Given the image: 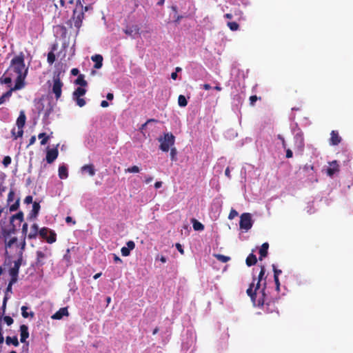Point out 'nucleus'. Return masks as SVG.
<instances>
[{
  "mask_svg": "<svg viewBox=\"0 0 353 353\" xmlns=\"http://www.w3.org/2000/svg\"><path fill=\"white\" fill-rule=\"evenodd\" d=\"M237 215H238V212L235 210L232 209L229 214L228 219L232 220L234 217H236Z\"/></svg>",
  "mask_w": 353,
  "mask_h": 353,
  "instance_id": "nucleus-45",
  "label": "nucleus"
},
{
  "mask_svg": "<svg viewBox=\"0 0 353 353\" xmlns=\"http://www.w3.org/2000/svg\"><path fill=\"white\" fill-rule=\"evenodd\" d=\"M176 248L180 253L183 254V249L180 243H176Z\"/></svg>",
  "mask_w": 353,
  "mask_h": 353,
  "instance_id": "nucleus-51",
  "label": "nucleus"
},
{
  "mask_svg": "<svg viewBox=\"0 0 353 353\" xmlns=\"http://www.w3.org/2000/svg\"><path fill=\"white\" fill-rule=\"evenodd\" d=\"M91 59L92 61H94V68L99 69L102 67L103 65V57L100 54H95L91 57Z\"/></svg>",
  "mask_w": 353,
  "mask_h": 353,
  "instance_id": "nucleus-21",
  "label": "nucleus"
},
{
  "mask_svg": "<svg viewBox=\"0 0 353 353\" xmlns=\"http://www.w3.org/2000/svg\"><path fill=\"white\" fill-rule=\"evenodd\" d=\"M10 90L7 91L5 94H3L0 97V105L3 104L6 99H9L12 95V92L16 91L17 90H12V86L8 87Z\"/></svg>",
  "mask_w": 353,
  "mask_h": 353,
  "instance_id": "nucleus-25",
  "label": "nucleus"
},
{
  "mask_svg": "<svg viewBox=\"0 0 353 353\" xmlns=\"http://www.w3.org/2000/svg\"><path fill=\"white\" fill-rule=\"evenodd\" d=\"M11 163V158L8 156L5 157L3 159V164L7 167Z\"/></svg>",
  "mask_w": 353,
  "mask_h": 353,
  "instance_id": "nucleus-44",
  "label": "nucleus"
},
{
  "mask_svg": "<svg viewBox=\"0 0 353 353\" xmlns=\"http://www.w3.org/2000/svg\"><path fill=\"white\" fill-rule=\"evenodd\" d=\"M71 73L73 75H77L78 73H79V70L77 69V68H73L72 70H71Z\"/></svg>",
  "mask_w": 353,
  "mask_h": 353,
  "instance_id": "nucleus-63",
  "label": "nucleus"
},
{
  "mask_svg": "<svg viewBox=\"0 0 353 353\" xmlns=\"http://www.w3.org/2000/svg\"><path fill=\"white\" fill-rule=\"evenodd\" d=\"M139 28L137 26H128L125 30V33L129 36L134 37L139 33Z\"/></svg>",
  "mask_w": 353,
  "mask_h": 353,
  "instance_id": "nucleus-22",
  "label": "nucleus"
},
{
  "mask_svg": "<svg viewBox=\"0 0 353 353\" xmlns=\"http://www.w3.org/2000/svg\"><path fill=\"white\" fill-rule=\"evenodd\" d=\"M20 341L21 343H26V339L29 337L28 327L26 325H21L20 326Z\"/></svg>",
  "mask_w": 353,
  "mask_h": 353,
  "instance_id": "nucleus-16",
  "label": "nucleus"
},
{
  "mask_svg": "<svg viewBox=\"0 0 353 353\" xmlns=\"http://www.w3.org/2000/svg\"><path fill=\"white\" fill-rule=\"evenodd\" d=\"M278 139H280V140L281 141V142H282V145H283V147L285 148V146H286V145H285V141L284 138H283L281 135L279 134V135H278Z\"/></svg>",
  "mask_w": 353,
  "mask_h": 353,
  "instance_id": "nucleus-53",
  "label": "nucleus"
},
{
  "mask_svg": "<svg viewBox=\"0 0 353 353\" xmlns=\"http://www.w3.org/2000/svg\"><path fill=\"white\" fill-rule=\"evenodd\" d=\"M178 103L179 105L181 107H185L188 104V101L186 100V98L183 95H179L178 98Z\"/></svg>",
  "mask_w": 353,
  "mask_h": 353,
  "instance_id": "nucleus-33",
  "label": "nucleus"
},
{
  "mask_svg": "<svg viewBox=\"0 0 353 353\" xmlns=\"http://www.w3.org/2000/svg\"><path fill=\"white\" fill-rule=\"evenodd\" d=\"M85 93L86 89L85 87L81 86L77 88L73 92L72 99L76 101L77 105L81 108L83 107L86 103L85 99L82 98V97L84 96Z\"/></svg>",
  "mask_w": 353,
  "mask_h": 353,
  "instance_id": "nucleus-7",
  "label": "nucleus"
},
{
  "mask_svg": "<svg viewBox=\"0 0 353 353\" xmlns=\"http://www.w3.org/2000/svg\"><path fill=\"white\" fill-rule=\"evenodd\" d=\"M6 343L8 345H13L15 347H17L19 345V341L16 336H7L6 339Z\"/></svg>",
  "mask_w": 353,
  "mask_h": 353,
  "instance_id": "nucleus-27",
  "label": "nucleus"
},
{
  "mask_svg": "<svg viewBox=\"0 0 353 353\" xmlns=\"http://www.w3.org/2000/svg\"><path fill=\"white\" fill-rule=\"evenodd\" d=\"M28 232V224L24 223L22 227V232L26 234Z\"/></svg>",
  "mask_w": 353,
  "mask_h": 353,
  "instance_id": "nucleus-56",
  "label": "nucleus"
},
{
  "mask_svg": "<svg viewBox=\"0 0 353 353\" xmlns=\"http://www.w3.org/2000/svg\"><path fill=\"white\" fill-rule=\"evenodd\" d=\"M81 173H88L89 176H93L95 174V169L92 164L85 165L81 168Z\"/></svg>",
  "mask_w": 353,
  "mask_h": 353,
  "instance_id": "nucleus-17",
  "label": "nucleus"
},
{
  "mask_svg": "<svg viewBox=\"0 0 353 353\" xmlns=\"http://www.w3.org/2000/svg\"><path fill=\"white\" fill-rule=\"evenodd\" d=\"M68 315V312L66 307L60 308L57 312H55L52 316V319H61L65 316Z\"/></svg>",
  "mask_w": 353,
  "mask_h": 353,
  "instance_id": "nucleus-20",
  "label": "nucleus"
},
{
  "mask_svg": "<svg viewBox=\"0 0 353 353\" xmlns=\"http://www.w3.org/2000/svg\"><path fill=\"white\" fill-rule=\"evenodd\" d=\"M193 228H194V230L199 231V230H203L204 228V226L200 222L194 220V223H193Z\"/></svg>",
  "mask_w": 353,
  "mask_h": 353,
  "instance_id": "nucleus-35",
  "label": "nucleus"
},
{
  "mask_svg": "<svg viewBox=\"0 0 353 353\" xmlns=\"http://www.w3.org/2000/svg\"><path fill=\"white\" fill-rule=\"evenodd\" d=\"M20 265V260L14 261V266L10 270V275L18 276Z\"/></svg>",
  "mask_w": 353,
  "mask_h": 353,
  "instance_id": "nucleus-23",
  "label": "nucleus"
},
{
  "mask_svg": "<svg viewBox=\"0 0 353 353\" xmlns=\"http://www.w3.org/2000/svg\"><path fill=\"white\" fill-rule=\"evenodd\" d=\"M6 304H7V302L3 301V304L1 306V310H2L3 313H4L6 311Z\"/></svg>",
  "mask_w": 353,
  "mask_h": 353,
  "instance_id": "nucleus-64",
  "label": "nucleus"
},
{
  "mask_svg": "<svg viewBox=\"0 0 353 353\" xmlns=\"http://www.w3.org/2000/svg\"><path fill=\"white\" fill-rule=\"evenodd\" d=\"M75 83L81 87H85L87 85V82L84 79V77L83 75H79L77 77V79L75 80Z\"/></svg>",
  "mask_w": 353,
  "mask_h": 353,
  "instance_id": "nucleus-29",
  "label": "nucleus"
},
{
  "mask_svg": "<svg viewBox=\"0 0 353 353\" xmlns=\"http://www.w3.org/2000/svg\"><path fill=\"white\" fill-rule=\"evenodd\" d=\"M225 176H227L228 178H230V168H227L225 171Z\"/></svg>",
  "mask_w": 353,
  "mask_h": 353,
  "instance_id": "nucleus-62",
  "label": "nucleus"
},
{
  "mask_svg": "<svg viewBox=\"0 0 353 353\" xmlns=\"http://www.w3.org/2000/svg\"><path fill=\"white\" fill-rule=\"evenodd\" d=\"M341 141V137L339 136L338 131L332 130L330 133V144L331 145H337Z\"/></svg>",
  "mask_w": 353,
  "mask_h": 353,
  "instance_id": "nucleus-14",
  "label": "nucleus"
},
{
  "mask_svg": "<svg viewBox=\"0 0 353 353\" xmlns=\"http://www.w3.org/2000/svg\"><path fill=\"white\" fill-rule=\"evenodd\" d=\"M278 139H280V140L281 141V142H282V145H283V147L285 148V146H286V145H285V141L284 138H283L281 135L279 134V135H278Z\"/></svg>",
  "mask_w": 353,
  "mask_h": 353,
  "instance_id": "nucleus-55",
  "label": "nucleus"
},
{
  "mask_svg": "<svg viewBox=\"0 0 353 353\" xmlns=\"http://www.w3.org/2000/svg\"><path fill=\"white\" fill-rule=\"evenodd\" d=\"M3 321L8 325H11L12 323H13V319L9 316H6L3 317Z\"/></svg>",
  "mask_w": 353,
  "mask_h": 353,
  "instance_id": "nucleus-43",
  "label": "nucleus"
},
{
  "mask_svg": "<svg viewBox=\"0 0 353 353\" xmlns=\"http://www.w3.org/2000/svg\"><path fill=\"white\" fill-rule=\"evenodd\" d=\"M55 61V55L52 52H50L48 54V62L50 64H52Z\"/></svg>",
  "mask_w": 353,
  "mask_h": 353,
  "instance_id": "nucleus-39",
  "label": "nucleus"
},
{
  "mask_svg": "<svg viewBox=\"0 0 353 353\" xmlns=\"http://www.w3.org/2000/svg\"><path fill=\"white\" fill-rule=\"evenodd\" d=\"M19 206V199H17V201L10 206V211L14 212L16 211Z\"/></svg>",
  "mask_w": 353,
  "mask_h": 353,
  "instance_id": "nucleus-38",
  "label": "nucleus"
},
{
  "mask_svg": "<svg viewBox=\"0 0 353 353\" xmlns=\"http://www.w3.org/2000/svg\"><path fill=\"white\" fill-rule=\"evenodd\" d=\"M253 220L250 213H243L240 216L239 227L243 232H248L253 225Z\"/></svg>",
  "mask_w": 353,
  "mask_h": 353,
  "instance_id": "nucleus-6",
  "label": "nucleus"
},
{
  "mask_svg": "<svg viewBox=\"0 0 353 353\" xmlns=\"http://www.w3.org/2000/svg\"><path fill=\"white\" fill-rule=\"evenodd\" d=\"M28 309V307L27 306L23 305L21 307V314H22L23 317H24V318H28L29 316L32 317L34 316V313L32 312H27Z\"/></svg>",
  "mask_w": 353,
  "mask_h": 353,
  "instance_id": "nucleus-31",
  "label": "nucleus"
},
{
  "mask_svg": "<svg viewBox=\"0 0 353 353\" xmlns=\"http://www.w3.org/2000/svg\"><path fill=\"white\" fill-rule=\"evenodd\" d=\"M268 247H269V245L268 243H264L260 250H259V254H260V257H259V259L260 260H262V259L263 257H265L267 254H268Z\"/></svg>",
  "mask_w": 353,
  "mask_h": 353,
  "instance_id": "nucleus-26",
  "label": "nucleus"
},
{
  "mask_svg": "<svg viewBox=\"0 0 353 353\" xmlns=\"http://www.w3.org/2000/svg\"><path fill=\"white\" fill-rule=\"evenodd\" d=\"M59 177L61 179H65L68 177V171L66 165L61 164L59 167Z\"/></svg>",
  "mask_w": 353,
  "mask_h": 353,
  "instance_id": "nucleus-19",
  "label": "nucleus"
},
{
  "mask_svg": "<svg viewBox=\"0 0 353 353\" xmlns=\"http://www.w3.org/2000/svg\"><path fill=\"white\" fill-rule=\"evenodd\" d=\"M265 268H261L257 279H254L252 283L247 290V294L250 297L253 305L257 307H263L267 312H272L274 310V298L267 292L266 281L264 279Z\"/></svg>",
  "mask_w": 353,
  "mask_h": 353,
  "instance_id": "nucleus-2",
  "label": "nucleus"
},
{
  "mask_svg": "<svg viewBox=\"0 0 353 353\" xmlns=\"http://www.w3.org/2000/svg\"><path fill=\"white\" fill-rule=\"evenodd\" d=\"M214 256L216 259H218L219 261L222 263H226L230 259L229 256H224L220 254H214Z\"/></svg>",
  "mask_w": 353,
  "mask_h": 353,
  "instance_id": "nucleus-34",
  "label": "nucleus"
},
{
  "mask_svg": "<svg viewBox=\"0 0 353 353\" xmlns=\"http://www.w3.org/2000/svg\"><path fill=\"white\" fill-rule=\"evenodd\" d=\"M228 26L230 28V29L232 31L237 30L239 29V24L236 22H228Z\"/></svg>",
  "mask_w": 353,
  "mask_h": 353,
  "instance_id": "nucleus-37",
  "label": "nucleus"
},
{
  "mask_svg": "<svg viewBox=\"0 0 353 353\" xmlns=\"http://www.w3.org/2000/svg\"><path fill=\"white\" fill-rule=\"evenodd\" d=\"M176 155V148H171V150H170V157H171V159L172 161H174L175 160V157Z\"/></svg>",
  "mask_w": 353,
  "mask_h": 353,
  "instance_id": "nucleus-46",
  "label": "nucleus"
},
{
  "mask_svg": "<svg viewBox=\"0 0 353 353\" xmlns=\"http://www.w3.org/2000/svg\"><path fill=\"white\" fill-rule=\"evenodd\" d=\"M152 180H153V177L149 176L145 177V183H150Z\"/></svg>",
  "mask_w": 353,
  "mask_h": 353,
  "instance_id": "nucleus-59",
  "label": "nucleus"
},
{
  "mask_svg": "<svg viewBox=\"0 0 353 353\" xmlns=\"http://www.w3.org/2000/svg\"><path fill=\"white\" fill-rule=\"evenodd\" d=\"M94 1H95V0H92V1H89V2H88L87 3H85V4H86V6H85V7H83V11L87 12V11H88V10H91V9L92 8V4Z\"/></svg>",
  "mask_w": 353,
  "mask_h": 353,
  "instance_id": "nucleus-42",
  "label": "nucleus"
},
{
  "mask_svg": "<svg viewBox=\"0 0 353 353\" xmlns=\"http://www.w3.org/2000/svg\"><path fill=\"white\" fill-rule=\"evenodd\" d=\"M161 186H162V182H161V181H157V182L154 183V188H155L156 189H159V188H160Z\"/></svg>",
  "mask_w": 353,
  "mask_h": 353,
  "instance_id": "nucleus-57",
  "label": "nucleus"
},
{
  "mask_svg": "<svg viewBox=\"0 0 353 353\" xmlns=\"http://www.w3.org/2000/svg\"><path fill=\"white\" fill-rule=\"evenodd\" d=\"M135 248V243L132 241H129L126 243V246L121 248V252L122 256H128L130 254V251L134 250Z\"/></svg>",
  "mask_w": 353,
  "mask_h": 353,
  "instance_id": "nucleus-13",
  "label": "nucleus"
},
{
  "mask_svg": "<svg viewBox=\"0 0 353 353\" xmlns=\"http://www.w3.org/2000/svg\"><path fill=\"white\" fill-rule=\"evenodd\" d=\"M139 171H140V169L137 165L132 166L125 170V172H130V173H138V172H139Z\"/></svg>",
  "mask_w": 353,
  "mask_h": 353,
  "instance_id": "nucleus-36",
  "label": "nucleus"
},
{
  "mask_svg": "<svg viewBox=\"0 0 353 353\" xmlns=\"http://www.w3.org/2000/svg\"><path fill=\"white\" fill-rule=\"evenodd\" d=\"M278 139H280V140L281 141V142H282V145H283V147L285 148V146H286V145H285V141L284 138H283L281 135L279 134V135H278Z\"/></svg>",
  "mask_w": 353,
  "mask_h": 353,
  "instance_id": "nucleus-54",
  "label": "nucleus"
},
{
  "mask_svg": "<svg viewBox=\"0 0 353 353\" xmlns=\"http://www.w3.org/2000/svg\"><path fill=\"white\" fill-rule=\"evenodd\" d=\"M52 86L51 92L55 95L57 99H59L61 96L63 83L61 81L59 75L54 76L52 80Z\"/></svg>",
  "mask_w": 353,
  "mask_h": 353,
  "instance_id": "nucleus-9",
  "label": "nucleus"
},
{
  "mask_svg": "<svg viewBox=\"0 0 353 353\" xmlns=\"http://www.w3.org/2000/svg\"><path fill=\"white\" fill-rule=\"evenodd\" d=\"M272 268L274 270V279L276 285V290L279 292L280 289V282L279 279V276L281 274L282 272L280 270H277L275 265H272Z\"/></svg>",
  "mask_w": 353,
  "mask_h": 353,
  "instance_id": "nucleus-18",
  "label": "nucleus"
},
{
  "mask_svg": "<svg viewBox=\"0 0 353 353\" xmlns=\"http://www.w3.org/2000/svg\"><path fill=\"white\" fill-rule=\"evenodd\" d=\"M256 263V257L254 254H250L246 259V264L248 266L254 265Z\"/></svg>",
  "mask_w": 353,
  "mask_h": 353,
  "instance_id": "nucleus-28",
  "label": "nucleus"
},
{
  "mask_svg": "<svg viewBox=\"0 0 353 353\" xmlns=\"http://www.w3.org/2000/svg\"><path fill=\"white\" fill-rule=\"evenodd\" d=\"M14 199V192L13 190H10L8 195V203H10Z\"/></svg>",
  "mask_w": 353,
  "mask_h": 353,
  "instance_id": "nucleus-41",
  "label": "nucleus"
},
{
  "mask_svg": "<svg viewBox=\"0 0 353 353\" xmlns=\"http://www.w3.org/2000/svg\"><path fill=\"white\" fill-rule=\"evenodd\" d=\"M24 201L27 204L31 203L32 202V196H26Z\"/></svg>",
  "mask_w": 353,
  "mask_h": 353,
  "instance_id": "nucleus-50",
  "label": "nucleus"
},
{
  "mask_svg": "<svg viewBox=\"0 0 353 353\" xmlns=\"http://www.w3.org/2000/svg\"><path fill=\"white\" fill-rule=\"evenodd\" d=\"M40 236L46 239L49 243H52L56 241V234L46 228H41L39 232Z\"/></svg>",
  "mask_w": 353,
  "mask_h": 353,
  "instance_id": "nucleus-10",
  "label": "nucleus"
},
{
  "mask_svg": "<svg viewBox=\"0 0 353 353\" xmlns=\"http://www.w3.org/2000/svg\"><path fill=\"white\" fill-rule=\"evenodd\" d=\"M17 239L16 237L11 238L9 241H6V249L11 248L13 245L17 244Z\"/></svg>",
  "mask_w": 353,
  "mask_h": 353,
  "instance_id": "nucleus-30",
  "label": "nucleus"
},
{
  "mask_svg": "<svg viewBox=\"0 0 353 353\" xmlns=\"http://www.w3.org/2000/svg\"><path fill=\"white\" fill-rule=\"evenodd\" d=\"M160 142V149L163 152H168L170 148L174 143V137L171 133H165L163 137L158 139Z\"/></svg>",
  "mask_w": 353,
  "mask_h": 353,
  "instance_id": "nucleus-5",
  "label": "nucleus"
},
{
  "mask_svg": "<svg viewBox=\"0 0 353 353\" xmlns=\"http://www.w3.org/2000/svg\"><path fill=\"white\" fill-rule=\"evenodd\" d=\"M39 227L38 225L34 223L33 224L30 228V232L28 234V238L29 239H34L37 236V234L39 232Z\"/></svg>",
  "mask_w": 353,
  "mask_h": 353,
  "instance_id": "nucleus-24",
  "label": "nucleus"
},
{
  "mask_svg": "<svg viewBox=\"0 0 353 353\" xmlns=\"http://www.w3.org/2000/svg\"><path fill=\"white\" fill-rule=\"evenodd\" d=\"M28 67L24 62V55L21 53L13 57L10 64L0 78L2 84L7 87L12 86V90H21L26 86V78Z\"/></svg>",
  "mask_w": 353,
  "mask_h": 353,
  "instance_id": "nucleus-1",
  "label": "nucleus"
},
{
  "mask_svg": "<svg viewBox=\"0 0 353 353\" xmlns=\"http://www.w3.org/2000/svg\"><path fill=\"white\" fill-rule=\"evenodd\" d=\"M52 254L51 250L48 247H44L37 251V263L43 265L46 260Z\"/></svg>",
  "mask_w": 353,
  "mask_h": 353,
  "instance_id": "nucleus-8",
  "label": "nucleus"
},
{
  "mask_svg": "<svg viewBox=\"0 0 353 353\" xmlns=\"http://www.w3.org/2000/svg\"><path fill=\"white\" fill-rule=\"evenodd\" d=\"M36 141V137L35 136H32L30 139V141H29V145H32L35 143Z\"/></svg>",
  "mask_w": 353,
  "mask_h": 353,
  "instance_id": "nucleus-58",
  "label": "nucleus"
},
{
  "mask_svg": "<svg viewBox=\"0 0 353 353\" xmlns=\"http://www.w3.org/2000/svg\"><path fill=\"white\" fill-rule=\"evenodd\" d=\"M38 138L39 139H41V144L42 145H46L48 141V139H49V137L46 135V133H40L39 135H38Z\"/></svg>",
  "mask_w": 353,
  "mask_h": 353,
  "instance_id": "nucleus-32",
  "label": "nucleus"
},
{
  "mask_svg": "<svg viewBox=\"0 0 353 353\" xmlns=\"http://www.w3.org/2000/svg\"><path fill=\"white\" fill-rule=\"evenodd\" d=\"M12 219H17L19 221H22L23 219V212H19L17 213L16 214L12 216Z\"/></svg>",
  "mask_w": 353,
  "mask_h": 353,
  "instance_id": "nucleus-40",
  "label": "nucleus"
},
{
  "mask_svg": "<svg viewBox=\"0 0 353 353\" xmlns=\"http://www.w3.org/2000/svg\"><path fill=\"white\" fill-rule=\"evenodd\" d=\"M258 98L256 96L254 95V96H251L250 97V104L251 105H254V103L257 101Z\"/></svg>",
  "mask_w": 353,
  "mask_h": 353,
  "instance_id": "nucleus-48",
  "label": "nucleus"
},
{
  "mask_svg": "<svg viewBox=\"0 0 353 353\" xmlns=\"http://www.w3.org/2000/svg\"><path fill=\"white\" fill-rule=\"evenodd\" d=\"M92 0H78L77 6L73 11L72 20L74 26L77 28H79L81 26L83 19H84V12H83V3H87Z\"/></svg>",
  "mask_w": 353,
  "mask_h": 353,
  "instance_id": "nucleus-3",
  "label": "nucleus"
},
{
  "mask_svg": "<svg viewBox=\"0 0 353 353\" xmlns=\"http://www.w3.org/2000/svg\"><path fill=\"white\" fill-rule=\"evenodd\" d=\"M39 208H40V206H39V205L38 203H34L33 204V210H33L35 213H37V212H39Z\"/></svg>",
  "mask_w": 353,
  "mask_h": 353,
  "instance_id": "nucleus-49",
  "label": "nucleus"
},
{
  "mask_svg": "<svg viewBox=\"0 0 353 353\" xmlns=\"http://www.w3.org/2000/svg\"><path fill=\"white\" fill-rule=\"evenodd\" d=\"M109 105V103L106 101H102L101 103V106L103 108H106Z\"/></svg>",
  "mask_w": 353,
  "mask_h": 353,
  "instance_id": "nucleus-61",
  "label": "nucleus"
},
{
  "mask_svg": "<svg viewBox=\"0 0 353 353\" xmlns=\"http://www.w3.org/2000/svg\"><path fill=\"white\" fill-rule=\"evenodd\" d=\"M12 285L8 283V285L6 288V293H12Z\"/></svg>",
  "mask_w": 353,
  "mask_h": 353,
  "instance_id": "nucleus-60",
  "label": "nucleus"
},
{
  "mask_svg": "<svg viewBox=\"0 0 353 353\" xmlns=\"http://www.w3.org/2000/svg\"><path fill=\"white\" fill-rule=\"evenodd\" d=\"M292 156H293V153H292V150L290 149L286 150V157L289 159V158L292 157Z\"/></svg>",
  "mask_w": 353,
  "mask_h": 353,
  "instance_id": "nucleus-52",
  "label": "nucleus"
},
{
  "mask_svg": "<svg viewBox=\"0 0 353 353\" xmlns=\"http://www.w3.org/2000/svg\"><path fill=\"white\" fill-rule=\"evenodd\" d=\"M294 143L295 145L300 150L304 148V138L303 132L299 130V131L294 134Z\"/></svg>",
  "mask_w": 353,
  "mask_h": 353,
  "instance_id": "nucleus-12",
  "label": "nucleus"
},
{
  "mask_svg": "<svg viewBox=\"0 0 353 353\" xmlns=\"http://www.w3.org/2000/svg\"><path fill=\"white\" fill-rule=\"evenodd\" d=\"M10 276H11V279L9 282V284L12 285L17 281L18 276L10 275Z\"/></svg>",
  "mask_w": 353,
  "mask_h": 353,
  "instance_id": "nucleus-47",
  "label": "nucleus"
},
{
  "mask_svg": "<svg viewBox=\"0 0 353 353\" xmlns=\"http://www.w3.org/2000/svg\"><path fill=\"white\" fill-rule=\"evenodd\" d=\"M26 117L24 111L21 110L19 113V116L17 119L16 125L18 128V131L16 132L15 128L12 130V135L14 139H17L18 137H21L23 134V126L26 123Z\"/></svg>",
  "mask_w": 353,
  "mask_h": 353,
  "instance_id": "nucleus-4",
  "label": "nucleus"
},
{
  "mask_svg": "<svg viewBox=\"0 0 353 353\" xmlns=\"http://www.w3.org/2000/svg\"><path fill=\"white\" fill-rule=\"evenodd\" d=\"M58 145H57V147L54 148L49 149L47 150L46 161L48 163H52L57 158L58 154H59L58 150H57Z\"/></svg>",
  "mask_w": 353,
  "mask_h": 353,
  "instance_id": "nucleus-11",
  "label": "nucleus"
},
{
  "mask_svg": "<svg viewBox=\"0 0 353 353\" xmlns=\"http://www.w3.org/2000/svg\"><path fill=\"white\" fill-rule=\"evenodd\" d=\"M337 172H339V164L336 161H333L330 163V167L327 170V174L332 177Z\"/></svg>",
  "mask_w": 353,
  "mask_h": 353,
  "instance_id": "nucleus-15",
  "label": "nucleus"
}]
</instances>
